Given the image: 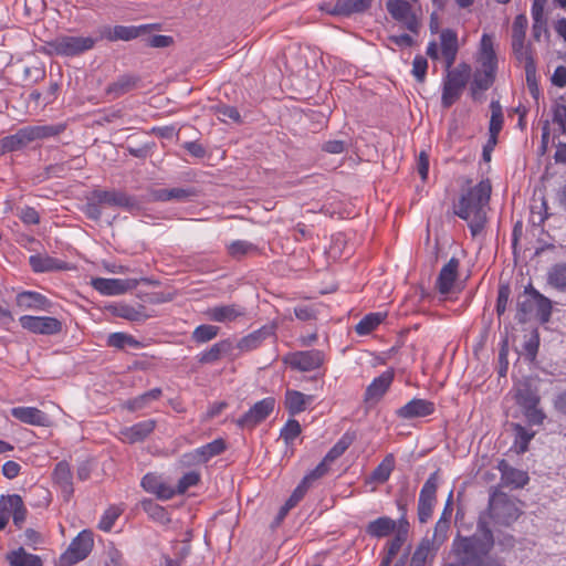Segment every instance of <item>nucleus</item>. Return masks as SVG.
<instances>
[{
  "label": "nucleus",
  "instance_id": "nucleus-1",
  "mask_svg": "<svg viewBox=\"0 0 566 566\" xmlns=\"http://www.w3.org/2000/svg\"><path fill=\"white\" fill-rule=\"evenodd\" d=\"M491 191L490 180H481L462 193L459 202L454 205V214L468 222L473 237L481 233L486 223V210Z\"/></svg>",
  "mask_w": 566,
  "mask_h": 566
},
{
  "label": "nucleus",
  "instance_id": "nucleus-2",
  "mask_svg": "<svg viewBox=\"0 0 566 566\" xmlns=\"http://www.w3.org/2000/svg\"><path fill=\"white\" fill-rule=\"evenodd\" d=\"M478 528L482 532L481 536L473 535L454 539L453 552L457 566H501L496 559L489 557L494 544L491 530L482 521H479Z\"/></svg>",
  "mask_w": 566,
  "mask_h": 566
},
{
  "label": "nucleus",
  "instance_id": "nucleus-3",
  "mask_svg": "<svg viewBox=\"0 0 566 566\" xmlns=\"http://www.w3.org/2000/svg\"><path fill=\"white\" fill-rule=\"evenodd\" d=\"M517 303V316L520 322H525L530 315L542 323H548L552 316V302L548 297L541 294L532 284H528Z\"/></svg>",
  "mask_w": 566,
  "mask_h": 566
},
{
  "label": "nucleus",
  "instance_id": "nucleus-4",
  "mask_svg": "<svg viewBox=\"0 0 566 566\" xmlns=\"http://www.w3.org/2000/svg\"><path fill=\"white\" fill-rule=\"evenodd\" d=\"M447 72L441 96V104L444 108L451 107L461 97L471 76V66L467 63H460L454 69L447 70Z\"/></svg>",
  "mask_w": 566,
  "mask_h": 566
},
{
  "label": "nucleus",
  "instance_id": "nucleus-5",
  "mask_svg": "<svg viewBox=\"0 0 566 566\" xmlns=\"http://www.w3.org/2000/svg\"><path fill=\"white\" fill-rule=\"evenodd\" d=\"M488 514L496 524L509 526L520 517L521 511L506 494L493 492L489 500Z\"/></svg>",
  "mask_w": 566,
  "mask_h": 566
},
{
  "label": "nucleus",
  "instance_id": "nucleus-6",
  "mask_svg": "<svg viewBox=\"0 0 566 566\" xmlns=\"http://www.w3.org/2000/svg\"><path fill=\"white\" fill-rule=\"evenodd\" d=\"M95 42L91 36L59 35L48 42V45L56 55L75 56L93 49Z\"/></svg>",
  "mask_w": 566,
  "mask_h": 566
},
{
  "label": "nucleus",
  "instance_id": "nucleus-7",
  "mask_svg": "<svg viewBox=\"0 0 566 566\" xmlns=\"http://www.w3.org/2000/svg\"><path fill=\"white\" fill-rule=\"evenodd\" d=\"M94 547V534L91 530L81 531L61 555L62 566H72L84 560Z\"/></svg>",
  "mask_w": 566,
  "mask_h": 566
},
{
  "label": "nucleus",
  "instance_id": "nucleus-8",
  "mask_svg": "<svg viewBox=\"0 0 566 566\" xmlns=\"http://www.w3.org/2000/svg\"><path fill=\"white\" fill-rule=\"evenodd\" d=\"M439 474L434 471L429 475L422 485L418 501V516L421 523H426L432 515L433 507L437 503Z\"/></svg>",
  "mask_w": 566,
  "mask_h": 566
},
{
  "label": "nucleus",
  "instance_id": "nucleus-9",
  "mask_svg": "<svg viewBox=\"0 0 566 566\" xmlns=\"http://www.w3.org/2000/svg\"><path fill=\"white\" fill-rule=\"evenodd\" d=\"M515 400L530 426L544 423L546 415L538 408L539 397L536 391H516Z\"/></svg>",
  "mask_w": 566,
  "mask_h": 566
},
{
  "label": "nucleus",
  "instance_id": "nucleus-10",
  "mask_svg": "<svg viewBox=\"0 0 566 566\" xmlns=\"http://www.w3.org/2000/svg\"><path fill=\"white\" fill-rule=\"evenodd\" d=\"M386 9L394 20L402 23L410 32L418 34L420 21L407 0H388Z\"/></svg>",
  "mask_w": 566,
  "mask_h": 566
},
{
  "label": "nucleus",
  "instance_id": "nucleus-11",
  "mask_svg": "<svg viewBox=\"0 0 566 566\" xmlns=\"http://www.w3.org/2000/svg\"><path fill=\"white\" fill-rule=\"evenodd\" d=\"M19 323L22 328L40 335H55L62 331V322L51 316L23 315Z\"/></svg>",
  "mask_w": 566,
  "mask_h": 566
},
{
  "label": "nucleus",
  "instance_id": "nucleus-12",
  "mask_svg": "<svg viewBox=\"0 0 566 566\" xmlns=\"http://www.w3.org/2000/svg\"><path fill=\"white\" fill-rule=\"evenodd\" d=\"M274 407V398H264L255 402L241 418L238 419L237 423L241 428L253 429L272 413Z\"/></svg>",
  "mask_w": 566,
  "mask_h": 566
},
{
  "label": "nucleus",
  "instance_id": "nucleus-13",
  "mask_svg": "<svg viewBox=\"0 0 566 566\" xmlns=\"http://www.w3.org/2000/svg\"><path fill=\"white\" fill-rule=\"evenodd\" d=\"M324 359L325 355L322 350L311 349L289 354L284 361L294 369L310 371L321 367Z\"/></svg>",
  "mask_w": 566,
  "mask_h": 566
},
{
  "label": "nucleus",
  "instance_id": "nucleus-14",
  "mask_svg": "<svg viewBox=\"0 0 566 566\" xmlns=\"http://www.w3.org/2000/svg\"><path fill=\"white\" fill-rule=\"evenodd\" d=\"M142 281H146L142 279ZM140 280L137 279H92V286L103 295H120L127 291L134 290L138 286Z\"/></svg>",
  "mask_w": 566,
  "mask_h": 566
},
{
  "label": "nucleus",
  "instance_id": "nucleus-15",
  "mask_svg": "<svg viewBox=\"0 0 566 566\" xmlns=\"http://www.w3.org/2000/svg\"><path fill=\"white\" fill-rule=\"evenodd\" d=\"M227 449L226 441L221 438L216 439L205 446H201L190 452L182 455V463L185 464H199L206 463L213 457H217L224 452Z\"/></svg>",
  "mask_w": 566,
  "mask_h": 566
},
{
  "label": "nucleus",
  "instance_id": "nucleus-16",
  "mask_svg": "<svg viewBox=\"0 0 566 566\" xmlns=\"http://www.w3.org/2000/svg\"><path fill=\"white\" fill-rule=\"evenodd\" d=\"M92 198L98 203L109 207H120L129 211L138 208V202L134 197L118 190H94Z\"/></svg>",
  "mask_w": 566,
  "mask_h": 566
},
{
  "label": "nucleus",
  "instance_id": "nucleus-17",
  "mask_svg": "<svg viewBox=\"0 0 566 566\" xmlns=\"http://www.w3.org/2000/svg\"><path fill=\"white\" fill-rule=\"evenodd\" d=\"M157 28L156 24L143 25H115L108 28L104 32V36L109 41H130L148 33L151 29Z\"/></svg>",
  "mask_w": 566,
  "mask_h": 566
},
{
  "label": "nucleus",
  "instance_id": "nucleus-18",
  "mask_svg": "<svg viewBox=\"0 0 566 566\" xmlns=\"http://www.w3.org/2000/svg\"><path fill=\"white\" fill-rule=\"evenodd\" d=\"M140 485L146 492L164 501L170 500L176 495L175 489L168 485L157 473L149 472L145 474Z\"/></svg>",
  "mask_w": 566,
  "mask_h": 566
},
{
  "label": "nucleus",
  "instance_id": "nucleus-19",
  "mask_svg": "<svg viewBox=\"0 0 566 566\" xmlns=\"http://www.w3.org/2000/svg\"><path fill=\"white\" fill-rule=\"evenodd\" d=\"M434 411V402L427 399L413 398L400 407L396 413L399 418L409 420L430 416Z\"/></svg>",
  "mask_w": 566,
  "mask_h": 566
},
{
  "label": "nucleus",
  "instance_id": "nucleus-20",
  "mask_svg": "<svg viewBox=\"0 0 566 566\" xmlns=\"http://www.w3.org/2000/svg\"><path fill=\"white\" fill-rule=\"evenodd\" d=\"M10 413L14 419L25 424L35 427H46L50 424L49 416L36 407H13Z\"/></svg>",
  "mask_w": 566,
  "mask_h": 566
},
{
  "label": "nucleus",
  "instance_id": "nucleus-21",
  "mask_svg": "<svg viewBox=\"0 0 566 566\" xmlns=\"http://www.w3.org/2000/svg\"><path fill=\"white\" fill-rule=\"evenodd\" d=\"M497 470L501 473L502 484L513 489L524 488L528 481L526 471L511 467L505 460H501L497 464Z\"/></svg>",
  "mask_w": 566,
  "mask_h": 566
},
{
  "label": "nucleus",
  "instance_id": "nucleus-22",
  "mask_svg": "<svg viewBox=\"0 0 566 566\" xmlns=\"http://www.w3.org/2000/svg\"><path fill=\"white\" fill-rule=\"evenodd\" d=\"M156 428V421L147 419L119 431L120 439L126 443L144 441Z\"/></svg>",
  "mask_w": 566,
  "mask_h": 566
},
{
  "label": "nucleus",
  "instance_id": "nucleus-23",
  "mask_svg": "<svg viewBox=\"0 0 566 566\" xmlns=\"http://www.w3.org/2000/svg\"><path fill=\"white\" fill-rule=\"evenodd\" d=\"M52 480L60 488L64 499L69 500L74 492V488L71 467L66 461L56 463L52 473Z\"/></svg>",
  "mask_w": 566,
  "mask_h": 566
},
{
  "label": "nucleus",
  "instance_id": "nucleus-24",
  "mask_svg": "<svg viewBox=\"0 0 566 566\" xmlns=\"http://www.w3.org/2000/svg\"><path fill=\"white\" fill-rule=\"evenodd\" d=\"M441 53L444 60L446 70L452 67L455 62L459 44L458 35L451 29H444L440 33Z\"/></svg>",
  "mask_w": 566,
  "mask_h": 566
},
{
  "label": "nucleus",
  "instance_id": "nucleus-25",
  "mask_svg": "<svg viewBox=\"0 0 566 566\" xmlns=\"http://www.w3.org/2000/svg\"><path fill=\"white\" fill-rule=\"evenodd\" d=\"M208 318L218 323L234 322L239 317L245 315V310L242 306L235 304L219 305L207 310Z\"/></svg>",
  "mask_w": 566,
  "mask_h": 566
},
{
  "label": "nucleus",
  "instance_id": "nucleus-26",
  "mask_svg": "<svg viewBox=\"0 0 566 566\" xmlns=\"http://www.w3.org/2000/svg\"><path fill=\"white\" fill-rule=\"evenodd\" d=\"M373 0H336L332 8L326 11L333 15L349 17L355 13H363L370 8Z\"/></svg>",
  "mask_w": 566,
  "mask_h": 566
},
{
  "label": "nucleus",
  "instance_id": "nucleus-27",
  "mask_svg": "<svg viewBox=\"0 0 566 566\" xmlns=\"http://www.w3.org/2000/svg\"><path fill=\"white\" fill-rule=\"evenodd\" d=\"M17 305L22 310L48 311L51 302L41 293L23 291L15 297Z\"/></svg>",
  "mask_w": 566,
  "mask_h": 566
},
{
  "label": "nucleus",
  "instance_id": "nucleus-28",
  "mask_svg": "<svg viewBox=\"0 0 566 566\" xmlns=\"http://www.w3.org/2000/svg\"><path fill=\"white\" fill-rule=\"evenodd\" d=\"M459 260L451 258L447 264H444L437 279V289L441 294H448L451 292L453 284L458 277Z\"/></svg>",
  "mask_w": 566,
  "mask_h": 566
},
{
  "label": "nucleus",
  "instance_id": "nucleus-29",
  "mask_svg": "<svg viewBox=\"0 0 566 566\" xmlns=\"http://www.w3.org/2000/svg\"><path fill=\"white\" fill-rule=\"evenodd\" d=\"M314 401L313 395H305L303 391H286L284 403L289 413L295 416L310 409Z\"/></svg>",
  "mask_w": 566,
  "mask_h": 566
},
{
  "label": "nucleus",
  "instance_id": "nucleus-30",
  "mask_svg": "<svg viewBox=\"0 0 566 566\" xmlns=\"http://www.w3.org/2000/svg\"><path fill=\"white\" fill-rule=\"evenodd\" d=\"M0 504L4 505L8 514L12 515L14 525L20 528L27 518V509L22 497L19 494L2 496Z\"/></svg>",
  "mask_w": 566,
  "mask_h": 566
},
{
  "label": "nucleus",
  "instance_id": "nucleus-31",
  "mask_svg": "<svg viewBox=\"0 0 566 566\" xmlns=\"http://www.w3.org/2000/svg\"><path fill=\"white\" fill-rule=\"evenodd\" d=\"M479 63L480 70L496 72L497 59L493 49L492 36L489 34L482 35Z\"/></svg>",
  "mask_w": 566,
  "mask_h": 566
},
{
  "label": "nucleus",
  "instance_id": "nucleus-32",
  "mask_svg": "<svg viewBox=\"0 0 566 566\" xmlns=\"http://www.w3.org/2000/svg\"><path fill=\"white\" fill-rule=\"evenodd\" d=\"M138 77L130 74H124L107 86L106 95L112 99L118 98L133 91L136 87Z\"/></svg>",
  "mask_w": 566,
  "mask_h": 566
},
{
  "label": "nucleus",
  "instance_id": "nucleus-33",
  "mask_svg": "<svg viewBox=\"0 0 566 566\" xmlns=\"http://www.w3.org/2000/svg\"><path fill=\"white\" fill-rule=\"evenodd\" d=\"M397 527V522L388 516H381L370 521L366 526V533L376 538L390 535Z\"/></svg>",
  "mask_w": 566,
  "mask_h": 566
},
{
  "label": "nucleus",
  "instance_id": "nucleus-34",
  "mask_svg": "<svg viewBox=\"0 0 566 566\" xmlns=\"http://www.w3.org/2000/svg\"><path fill=\"white\" fill-rule=\"evenodd\" d=\"M233 350V344L230 339H223L213 344L208 350L199 356L201 364H212L218 361L221 357L230 355Z\"/></svg>",
  "mask_w": 566,
  "mask_h": 566
},
{
  "label": "nucleus",
  "instance_id": "nucleus-35",
  "mask_svg": "<svg viewBox=\"0 0 566 566\" xmlns=\"http://www.w3.org/2000/svg\"><path fill=\"white\" fill-rule=\"evenodd\" d=\"M6 560L10 566H42L40 556L28 553L23 547L10 551L6 555Z\"/></svg>",
  "mask_w": 566,
  "mask_h": 566
},
{
  "label": "nucleus",
  "instance_id": "nucleus-36",
  "mask_svg": "<svg viewBox=\"0 0 566 566\" xmlns=\"http://www.w3.org/2000/svg\"><path fill=\"white\" fill-rule=\"evenodd\" d=\"M32 143L28 126L20 128L15 134L2 138V149L6 153H12L24 148Z\"/></svg>",
  "mask_w": 566,
  "mask_h": 566
},
{
  "label": "nucleus",
  "instance_id": "nucleus-37",
  "mask_svg": "<svg viewBox=\"0 0 566 566\" xmlns=\"http://www.w3.org/2000/svg\"><path fill=\"white\" fill-rule=\"evenodd\" d=\"M30 266L34 272L43 273L54 270H63L64 263L46 254H34L29 258Z\"/></svg>",
  "mask_w": 566,
  "mask_h": 566
},
{
  "label": "nucleus",
  "instance_id": "nucleus-38",
  "mask_svg": "<svg viewBox=\"0 0 566 566\" xmlns=\"http://www.w3.org/2000/svg\"><path fill=\"white\" fill-rule=\"evenodd\" d=\"M512 429L514 431V441L512 446L517 454H523L528 450V446L536 432L520 423H512Z\"/></svg>",
  "mask_w": 566,
  "mask_h": 566
},
{
  "label": "nucleus",
  "instance_id": "nucleus-39",
  "mask_svg": "<svg viewBox=\"0 0 566 566\" xmlns=\"http://www.w3.org/2000/svg\"><path fill=\"white\" fill-rule=\"evenodd\" d=\"M195 191L185 188H160L151 192V197L156 201H185L188 198L195 196Z\"/></svg>",
  "mask_w": 566,
  "mask_h": 566
},
{
  "label": "nucleus",
  "instance_id": "nucleus-40",
  "mask_svg": "<svg viewBox=\"0 0 566 566\" xmlns=\"http://www.w3.org/2000/svg\"><path fill=\"white\" fill-rule=\"evenodd\" d=\"M491 118L489 125L490 143L496 145L497 136L503 127V111L499 101H492L490 104Z\"/></svg>",
  "mask_w": 566,
  "mask_h": 566
},
{
  "label": "nucleus",
  "instance_id": "nucleus-41",
  "mask_svg": "<svg viewBox=\"0 0 566 566\" xmlns=\"http://www.w3.org/2000/svg\"><path fill=\"white\" fill-rule=\"evenodd\" d=\"M395 464L396 460L392 453L385 455L381 462L371 472L370 481L380 484L387 482L395 469Z\"/></svg>",
  "mask_w": 566,
  "mask_h": 566
},
{
  "label": "nucleus",
  "instance_id": "nucleus-42",
  "mask_svg": "<svg viewBox=\"0 0 566 566\" xmlns=\"http://www.w3.org/2000/svg\"><path fill=\"white\" fill-rule=\"evenodd\" d=\"M495 80V73L478 69L473 75V82L471 84V94L474 99L478 98V92H484L489 90Z\"/></svg>",
  "mask_w": 566,
  "mask_h": 566
},
{
  "label": "nucleus",
  "instance_id": "nucleus-43",
  "mask_svg": "<svg viewBox=\"0 0 566 566\" xmlns=\"http://www.w3.org/2000/svg\"><path fill=\"white\" fill-rule=\"evenodd\" d=\"M32 142L55 137L66 129L65 124L28 126Z\"/></svg>",
  "mask_w": 566,
  "mask_h": 566
},
{
  "label": "nucleus",
  "instance_id": "nucleus-44",
  "mask_svg": "<svg viewBox=\"0 0 566 566\" xmlns=\"http://www.w3.org/2000/svg\"><path fill=\"white\" fill-rule=\"evenodd\" d=\"M114 314L130 322H145L150 317L145 313V307L142 305L134 307L127 304H120L115 307Z\"/></svg>",
  "mask_w": 566,
  "mask_h": 566
},
{
  "label": "nucleus",
  "instance_id": "nucleus-45",
  "mask_svg": "<svg viewBox=\"0 0 566 566\" xmlns=\"http://www.w3.org/2000/svg\"><path fill=\"white\" fill-rule=\"evenodd\" d=\"M547 282L558 291H566V262L556 263L547 272Z\"/></svg>",
  "mask_w": 566,
  "mask_h": 566
},
{
  "label": "nucleus",
  "instance_id": "nucleus-46",
  "mask_svg": "<svg viewBox=\"0 0 566 566\" xmlns=\"http://www.w3.org/2000/svg\"><path fill=\"white\" fill-rule=\"evenodd\" d=\"M386 318L385 313H369L364 316L355 326V332L358 335H368L375 331Z\"/></svg>",
  "mask_w": 566,
  "mask_h": 566
},
{
  "label": "nucleus",
  "instance_id": "nucleus-47",
  "mask_svg": "<svg viewBox=\"0 0 566 566\" xmlns=\"http://www.w3.org/2000/svg\"><path fill=\"white\" fill-rule=\"evenodd\" d=\"M355 437L348 432L344 433L342 438L331 448V450L324 457L326 461L331 463L338 459L340 455L345 453V451L350 447Z\"/></svg>",
  "mask_w": 566,
  "mask_h": 566
},
{
  "label": "nucleus",
  "instance_id": "nucleus-48",
  "mask_svg": "<svg viewBox=\"0 0 566 566\" xmlns=\"http://www.w3.org/2000/svg\"><path fill=\"white\" fill-rule=\"evenodd\" d=\"M123 512L124 509L118 505H112L106 509L98 522V528L106 533L111 532L115 522L118 520Z\"/></svg>",
  "mask_w": 566,
  "mask_h": 566
},
{
  "label": "nucleus",
  "instance_id": "nucleus-49",
  "mask_svg": "<svg viewBox=\"0 0 566 566\" xmlns=\"http://www.w3.org/2000/svg\"><path fill=\"white\" fill-rule=\"evenodd\" d=\"M265 335L266 332L264 329L254 331L253 333L241 338L238 342L237 347L242 352L253 350L261 345L265 338Z\"/></svg>",
  "mask_w": 566,
  "mask_h": 566
},
{
  "label": "nucleus",
  "instance_id": "nucleus-50",
  "mask_svg": "<svg viewBox=\"0 0 566 566\" xmlns=\"http://www.w3.org/2000/svg\"><path fill=\"white\" fill-rule=\"evenodd\" d=\"M301 432L300 422L295 419H289L280 431V438L284 441L285 446H292Z\"/></svg>",
  "mask_w": 566,
  "mask_h": 566
},
{
  "label": "nucleus",
  "instance_id": "nucleus-51",
  "mask_svg": "<svg viewBox=\"0 0 566 566\" xmlns=\"http://www.w3.org/2000/svg\"><path fill=\"white\" fill-rule=\"evenodd\" d=\"M107 345L117 349H124L127 346L138 347L139 342L125 333H112L107 337Z\"/></svg>",
  "mask_w": 566,
  "mask_h": 566
},
{
  "label": "nucleus",
  "instance_id": "nucleus-52",
  "mask_svg": "<svg viewBox=\"0 0 566 566\" xmlns=\"http://www.w3.org/2000/svg\"><path fill=\"white\" fill-rule=\"evenodd\" d=\"M219 333V327L214 325H200L192 333V338L197 343H206L213 339Z\"/></svg>",
  "mask_w": 566,
  "mask_h": 566
},
{
  "label": "nucleus",
  "instance_id": "nucleus-53",
  "mask_svg": "<svg viewBox=\"0 0 566 566\" xmlns=\"http://www.w3.org/2000/svg\"><path fill=\"white\" fill-rule=\"evenodd\" d=\"M252 251H256V247L243 240L233 241L228 247L229 254L234 259H241Z\"/></svg>",
  "mask_w": 566,
  "mask_h": 566
},
{
  "label": "nucleus",
  "instance_id": "nucleus-54",
  "mask_svg": "<svg viewBox=\"0 0 566 566\" xmlns=\"http://www.w3.org/2000/svg\"><path fill=\"white\" fill-rule=\"evenodd\" d=\"M552 112L553 122L559 126L563 134H566V104L563 97L554 103Z\"/></svg>",
  "mask_w": 566,
  "mask_h": 566
},
{
  "label": "nucleus",
  "instance_id": "nucleus-55",
  "mask_svg": "<svg viewBox=\"0 0 566 566\" xmlns=\"http://www.w3.org/2000/svg\"><path fill=\"white\" fill-rule=\"evenodd\" d=\"M200 482V474L196 471L185 473L178 481L175 489L176 494H184L188 489L196 486Z\"/></svg>",
  "mask_w": 566,
  "mask_h": 566
},
{
  "label": "nucleus",
  "instance_id": "nucleus-56",
  "mask_svg": "<svg viewBox=\"0 0 566 566\" xmlns=\"http://www.w3.org/2000/svg\"><path fill=\"white\" fill-rule=\"evenodd\" d=\"M310 485L307 481H301V483L295 488L291 496L284 503V511H290L295 507L298 502L305 496Z\"/></svg>",
  "mask_w": 566,
  "mask_h": 566
},
{
  "label": "nucleus",
  "instance_id": "nucleus-57",
  "mask_svg": "<svg viewBox=\"0 0 566 566\" xmlns=\"http://www.w3.org/2000/svg\"><path fill=\"white\" fill-rule=\"evenodd\" d=\"M527 24L525 14L516 15L512 25V40H525Z\"/></svg>",
  "mask_w": 566,
  "mask_h": 566
},
{
  "label": "nucleus",
  "instance_id": "nucleus-58",
  "mask_svg": "<svg viewBox=\"0 0 566 566\" xmlns=\"http://www.w3.org/2000/svg\"><path fill=\"white\" fill-rule=\"evenodd\" d=\"M395 377L392 368L387 369L380 376L376 377L367 389H388Z\"/></svg>",
  "mask_w": 566,
  "mask_h": 566
},
{
  "label": "nucleus",
  "instance_id": "nucleus-59",
  "mask_svg": "<svg viewBox=\"0 0 566 566\" xmlns=\"http://www.w3.org/2000/svg\"><path fill=\"white\" fill-rule=\"evenodd\" d=\"M317 313V308L312 304H301L294 308L295 316L304 322L316 319Z\"/></svg>",
  "mask_w": 566,
  "mask_h": 566
},
{
  "label": "nucleus",
  "instance_id": "nucleus-60",
  "mask_svg": "<svg viewBox=\"0 0 566 566\" xmlns=\"http://www.w3.org/2000/svg\"><path fill=\"white\" fill-rule=\"evenodd\" d=\"M428 70V61L422 55H416L412 62V75L416 77V80L420 83H422L426 78Z\"/></svg>",
  "mask_w": 566,
  "mask_h": 566
},
{
  "label": "nucleus",
  "instance_id": "nucleus-61",
  "mask_svg": "<svg viewBox=\"0 0 566 566\" xmlns=\"http://www.w3.org/2000/svg\"><path fill=\"white\" fill-rule=\"evenodd\" d=\"M214 109H216V114L218 115V117L223 122H226L227 118H229L235 123L241 122L240 113L234 106L218 105V106H216Z\"/></svg>",
  "mask_w": 566,
  "mask_h": 566
},
{
  "label": "nucleus",
  "instance_id": "nucleus-62",
  "mask_svg": "<svg viewBox=\"0 0 566 566\" xmlns=\"http://www.w3.org/2000/svg\"><path fill=\"white\" fill-rule=\"evenodd\" d=\"M526 81L530 91L534 97L538 94V88L535 80V64L532 56H527V63L525 65Z\"/></svg>",
  "mask_w": 566,
  "mask_h": 566
},
{
  "label": "nucleus",
  "instance_id": "nucleus-63",
  "mask_svg": "<svg viewBox=\"0 0 566 566\" xmlns=\"http://www.w3.org/2000/svg\"><path fill=\"white\" fill-rule=\"evenodd\" d=\"M329 464L331 462L326 461L324 458L314 470H312L307 475L304 476L303 481H307V484L310 485L312 481L324 476L328 472Z\"/></svg>",
  "mask_w": 566,
  "mask_h": 566
},
{
  "label": "nucleus",
  "instance_id": "nucleus-64",
  "mask_svg": "<svg viewBox=\"0 0 566 566\" xmlns=\"http://www.w3.org/2000/svg\"><path fill=\"white\" fill-rule=\"evenodd\" d=\"M104 566H125L124 556L120 551L112 546L107 549V557Z\"/></svg>",
  "mask_w": 566,
  "mask_h": 566
}]
</instances>
